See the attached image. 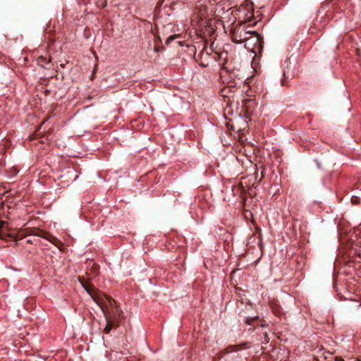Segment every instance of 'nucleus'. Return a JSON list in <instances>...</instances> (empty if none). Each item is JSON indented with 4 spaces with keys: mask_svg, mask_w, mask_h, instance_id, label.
I'll return each mask as SVG.
<instances>
[{
    "mask_svg": "<svg viewBox=\"0 0 361 361\" xmlns=\"http://www.w3.org/2000/svg\"><path fill=\"white\" fill-rule=\"evenodd\" d=\"M196 61L199 63V64L202 67H207L209 66V63L212 61V57L210 56V54L207 51H202L197 56H195ZM214 60L216 59V57H212Z\"/></svg>",
    "mask_w": 361,
    "mask_h": 361,
    "instance_id": "39448f33",
    "label": "nucleus"
},
{
    "mask_svg": "<svg viewBox=\"0 0 361 361\" xmlns=\"http://www.w3.org/2000/svg\"><path fill=\"white\" fill-rule=\"evenodd\" d=\"M258 320V317H247L245 319V323L248 325H251Z\"/></svg>",
    "mask_w": 361,
    "mask_h": 361,
    "instance_id": "9d476101",
    "label": "nucleus"
},
{
    "mask_svg": "<svg viewBox=\"0 0 361 361\" xmlns=\"http://www.w3.org/2000/svg\"><path fill=\"white\" fill-rule=\"evenodd\" d=\"M263 47V38L256 31H250L247 40L245 43V47L253 52L260 51Z\"/></svg>",
    "mask_w": 361,
    "mask_h": 361,
    "instance_id": "f03ea898",
    "label": "nucleus"
},
{
    "mask_svg": "<svg viewBox=\"0 0 361 361\" xmlns=\"http://www.w3.org/2000/svg\"><path fill=\"white\" fill-rule=\"evenodd\" d=\"M4 224V222H1V226H3Z\"/></svg>",
    "mask_w": 361,
    "mask_h": 361,
    "instance_id": "2eb2a0df",
    "label": "nucleus"
},
{
    "mask_svg": "<svg viewBox=\"0 0 361 361\" xmlns=\"http://www.w3.org/2000/svg\"><path fill=\"white\" fill-rule=\"evenodd\" d=\"M33 234L47 239L59 249H61V247L63 245V243L59 239L48 232L44 231H37V233Z\"/></svg>",
    "mask_w": 361,
    "mask_h": 361,
    "instance_id": "20e7f679",
    "label": "nucleus"
},
{
    "mask_svg": "<svg viewBox=\"0 0 361 361\" xmlns=\"http://www.w3.org/2000/svg\"><path fill=\"white\" fill-rule=\"evenodd\" d=\"M361 192H359L358 195H353L351 197V202L354 204H357L360 202V196Z\"/></svg>",
    "mask_w": 361,
    "mask_h": 361,
    "instance_id": "1a4fd4ad",
    "label": "nucleus"
},
{
    "mask_svg": "<svg viewBox=\"0 0 361 361\" xmlns=\"http://www.w3.org/2000/svg\"><path fill=\"white\" fill-rule=\"evenodd\" d=\"M331 353H329V352H327V353H324V359H328L330 356H331Z\"/></svg>",
    "mask_w": 361,
    "mask_h": 361,
    "instance_id": "ddd939ff",
    "label": "nucleus"
},
{
    "mask_svg": "<svg viewBox=\"0 0 361 361\" xmlns=\"http://www.w3.org/2000/svg\"><path fill=\"white\" fill-rule=\"evenodd\" d=\"M106 325L104 329V332L105 334H109L114 326V322H116L111 320V319H106Z\"/></svg>",
    "mask_w": 361,
    "mask_h": 361,
    "instance_id": "6e6552de",
    "label": "nucleus"
},
{
    "mask_svg": "<svg viewBox=\"0 0 361 361\" xmlns=\"http://www.w3.org/2000/svg\"><path fill=\"white\" fill-rule=\"evenodd\" d=\"M4 238V235L1 233V231H0V238Z\"/></svg>",
    "mask_w": 361,
    "mask_h": 361,
    "instance_id": "4468645a",
    "label": "nucleus"
},
{
    "mask_svg": "<svg viewBox=\"0 0 361 361\" xmlns=\"http://www.w3.org/2000/svg\"><path fill=\"white\" fill-rule=\"evenodd\" d=\"M46 60V58L43 57V56H40L37 59V63L39 64L41 63V61H44Z\"/></svg>",
    "mask_w": 361,
    "mask_h": 361,
    "instance_id": "f8f14e48",
    "label": "nucleus"
},
{
    "mask_svg": "<svg viewBox=\"0 0 361 361\" xmlns=\"http://www.w3.org/2000/svg\"><path fill=\"white\" fill-rule=\"evenodd\" d=\"M174 39H175L174 36H170L169 37L167 38L166 43L169 44L171 41L173 40Z\"/></svg>",
    "mask_w": 361,
    "mask_h": 361,
    "instance_id": "9b49d317",
    "label": "nucleus"
},
{
    "mask_svg": "<svg viewBox=\"0 0 361 361\" xmlns=\"http://www.w3.org/2000/svg\"><path fill=\"white\" fill-rule=\"evenodd\" d=\"M250 31L251 30H245L240 28L235 30L233 36V41L235 43H245Z\"/></svg>",
    "mask_w": 361,
    "mask_h": 361,
    "instance_id": "423d86ee",
    "label": "nucleus"
},
{
    "mask_svg": "<svg viewBox=\"0 0 361 361\" xmlns=\"http://www.w3.org/2000/svg\"><path fill=\"white\" fill-rule=\"evenodd\" d=\"M79 281L87 293L100 306L106 319L118 322L121 316L122 311L116 305V301L111 297L102 294L93 285L84 279H80Z\"/></svg>",
    "mask_w": 361,
    "mask_h": 361,
    "instance_id": "f257e3e1",
    "label": "nucleus"
},
{
    "mask_svg": "<svg viewBox=\"0 0 361 361\" xmlns=\"http://www.w3.org/2000/svg\"><path fill=\"white\" fill-rule=\"evenodd\" d=\"M255 102L252 99H243L242 100V108L243 111L246 113H248L249 109L251 107V105L254 104Z\"/></svg>",
    "mask_w": 361,
    "mask_h": 361,
    "instance_id": "0eeeda50",
    "label": "nucleus"
},
{
    "mask_svg": "<svg viewBox=\"0 0 361 361\" xmlns=\"http://www.w3.org/2000/svg\"><path fill=\"white\" fill-rule=\"evenodd\" d=\"M346 252L348 257H358L361 259V240L350 243L346 247Z\"/></svg>",
    "mask_w": 361,
    "mask_h": 361,
    "instance_id": "7ed1b4c3",
    "label": "nucleus"
}]
</instances>
